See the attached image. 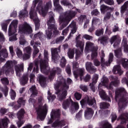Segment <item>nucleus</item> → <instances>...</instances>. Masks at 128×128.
Instances as JSON below:
<instances>
[{
	"label": "nucleus",
	"instance_id": "72a5a7b5",
	"mask_svg": "<svg viewBox=\"0 0 128 128\" xmlns=\"http://www.w3.org/2000/svg\"><path fill=\"white\" fill-rule=\"evenodd\" d=\"M60 72L62 71L60 68H54L52 71L50 72V76H49L50 80H52V78H54V76H56V72H58V74H60Z\"/></svg>",
	"mask_w": 128,
	"mask_h": 128
},
{
	"label": "nucleus",
	"instance_id": "a19ab883",
	"mask_svg": "<svg viewBox=\"0 0 128 128\" xmlns=\"http://www.w3.org/2000/svg\"><path fill=\"white\" fill-rule=\"evenodd\" d=\"M28 16V12L26 11V8H24V10H21L19 13V16L21 18H26Z\"/></svg>",
	"mask_w": 128,
	"mask_h": 128
},
{
	"label": "nucleus",
	"instance_id": "5701e85b",
	"mask_svg": "<svg viewBox=\"0 0 128 128\" xmlns=\"http://www.w3.org/2000/svg\"><path fill=\"white\" fill-rule=\"evenodd\" d=\"M32 68H34L33 72H36V74H38V61H36L34 62V64L32 63H30L29 64L28 70L32 72Z\"/></svg>",
	"mask_w": 128,
	"mask_h": 128
},
{
	"label": "nucleus",
	"instance_id": "f8f14e48",
	"mask_svg": "<svg viewBox=\"0 0 128 128\" xmlns=\"http://www.w3.org/2000/svg\"><path fill=\"white\" fill-rule=\"evenodd\" d=\"M12 62L8 61L4 66L2 67V69H0V76L4 74L8 76L10 72L12 74L14 70L12 68Z\"/></svg>",
	"mask_w": 128,
	"mask_h": 128
},
{
	"label": "nucleus",
	"instance_id": "774afa93",
	"mask_svg": "<svg viewBox=\"0 0 128 128\" xmlns=\"http://www.w3.org/2000/svg\"><path fill=\"white\" fill-rule=\"evenodd\" d=\"M60 2L61 4H62L63 6H70V3L67 1V0H62Z\"/></svg>",
	"mask_w": 128,
	"mask_h": 128
},
{
	"label": "nucleus",
	"instance_id": "0eeeda50",
	"mask_svg": "<svg viewBox=\"0 0 128 128\" xmlns=\"http://www.w3.org/2000/svg\"><path fill=\"white\" fill-rule=\"evenodd\" d=\"M52 2H46L44 6L42 4V2H40L38 3L36 8V12H38L42 16H46L48 12V10L52 8Z\"/></svg>",
	"mask_w": 128,
	"mask_h": 128
},
{
	"label": "nucleus",
	"instance_id": "20e7f679",
	"mask_svg": "<svg viewBox=\"0 0 128 128\" xmlns=\"http://www.w3.org/2000/svg\"><path fill=\"white\" fill-rule=\"evenodd\" d=\"M54 22H55L54 16H52L48 22V28L47 30H46V36L48 40H50V38H52V31L54 34L56 36H58V34H60L58 30H56L57 27L54 24Z\"/></svg>",
	"mask_w": 128,
	"mask_h": 128
},
{
	"label": "nucleus",
	"instance_id": "a211bd4d",
	"mask_svg": "<svg viewBox=\"0 0 128 128\" xmlns=\"http://www.w3.org/2000/svg\"><path fill=\"white\" fill-rule=\"evenodd\" d=\"M50 50L52 56V60H54V62H56V60H60L58 52H60V48H52Z\"/></svg>",
	"mask_w": 128,
	"mask_h": 128
},
{
	"label": "nucleus",
	"instance_id": "49530a36",
	"mask_svg": "<svg viewBox=\"0 0 128 128\" xmlns=\"http://www.w3.org/2000/svg\"><path fill=\"white\" fill-rule=\"evenodd\" d=\"M64 40V36H60L58 38H57L56 40H53L52 42V44H60V42H62V40Z\"/></svg>",
	"mask_w": 128,
	"mask_h": 128
},
{
	"label": "nucleus",
	"instance_id": "cd10ccee",
	"mask_svg": "<svg viewBox=\"0 0 128 128\" xmlns=\"http://www.w3.org/2000/svg\"><path fill=\"white\" fill-rule=\"evenodd\" d=\"M10 120L7 118L0 119V128H7Z\"/></svg>",
	"mask_w": 128,
	"mask_h": 128
},
{
	"label": "nucleus",
	"instance_id": "4c0bfd02",
	"mask_svg": "<svg viewBox=\"0 0 128 128\" xmlns=\"http://www.w3.org/2000/svg\"><path fill=\"white\" fill-rule=\"evenodd\" d=\"M24 109H21L18 112L16 116L19 120H22L24 118Z\"/></svg>",
	"mask_w": 128,
	"mask_h": 128
},
{
	"label": "nucleus",
	"instance_id": "6ab92c4d",
	"mask_svg": "<svg viewBox=\"0 0 128 128\" xmlns=\"http://www.w3.org/2000/svg\"><path fill=\"white\" fill-rule=\"evenodd\" d=\"M80 102L82 106H84L86 104H88V106H92L96 104V99L87 96L84 99L82 100Z\"/></svg>",
	"mask_w": 128,
	"mask_h": 128
},
{
	"label": "nucleus",
	"instance_id": "1a4fd4ad",
	"mask_svg": "<svg viewBox=\"0 0 128 128\" xmlns=\"http://www.w3.org/2000/svg\"><path fill=\"white\" fill-rule=\"evenodd\" d=\"M36 112L38 113L37 118L40 120H44L46 116V114H48V106L44 104L42 106V104H40L39 107L36 108Z\"/></svg>",
	"mask_w": 128,
	"mask_h": 128
},
{
	"label": "nucleus",
	"instance_id": "ea45409f",
	"mask_svg": "<svg viewBox=\"0 0 128 128\" xmlns=\"http://www.w3.org/2000/svg\"><path fill=\"white\" fill-rule=\"evenodd\" d=\"M112 72L114 74H122L123 72L122 70V69L120 68V66H115L113 68Z\"/></svg>",
	"mask_w": 128,
	"mask_h": 128
},
{
	"label": "nucleus",
	"instance_id": "393cba45",
	"mask_svg": "<svg viewBox=\"0 0 128 128\" xmlns=\"http://www.w3.org/2000/svg\"><path fill=\"white\" fill-rule=\"evenodd\" d=\"M54 4L55 8L54 9V12H62L64 9L60 5V0H54Z\"/></svg>",
	"mask_w": 128,
	"mask_h": 128
},
{
	"label": "nucleus",
	"instance_id": "338daca9",
	"mask_svg": "<svg viewBox=\"0 0 128 128\" xmlns=\"http://www.w3.org/2000/svg\"><path fill=\"white\" fill-rule=\"evenodd\" d=\"M126 10H128V8L125 6V5L124 4L120 8V12L123 14L126 12Z\"/></svg>",
	"mask_w": 128,
	"mask_h": 128
},
{
	"label": "nucleus",
	"instance_id": "f704fd0d",
	"mask_svg": "<svg viewBox=\"0 0 128 128\" xmlns=\"http://www.w3.org/2000/svg\"><path fill=\"white\" fill-rule=\"evenodd\" d=\"M128 113L121 114L118 118V120H121V124H124L125 122H128Z\"/></svg>",
	"mask_w": 128,
	"mask_h": 128
},
{
	"label": "nucleus",
	"instance_id": "6e6d98bb",
	"mask_svg": "<svg viewBox=\"0 0 128 128\" xmlns=\"http://www.w3.org/2000/svg\"><path fill=\"white\" fill-rule=\"evenodd\" d=\"M101 82L102 86H106L108 82V78L106 77L105 76H103Z\"/></svg>",
	"mask_w": 128,
	"mask_h": 128
},
{
	"label": "nucleus",
	"instance_id": "c03bdc74",
	"mask_svg": "<svg viewBox=\"0 0 128 128\" xmlns=\"http://www.w3.org/2000/svg\"><path fill=\"white\" fill-rule=\"evenodd\" d=\"M108 40V37L106 36H103L102 38L98 39V42H99L102 44H106Z\"/></svg>",
	"mask_w": 128,
	"mask_h": 128
},
{
	"label": "nucleus",
	"instance_id": "0e129e2a",
	"mask_svg": "<svg viewBox=\"0 0 128 128\" xmlns=\"http://www.w3.org/2000/svg\"><path fill=\"white\" fill-rule=\"evenodd\" d=\"M16 54L18 58H22V50H20V49L19 48H16Z\"/></svg>",
	"mask_w": 128,
	"mask_h": 128
},
{
	"label": "nucleus",
	"instance_id": "69168bd1",
	"mask_svg": "<svg viewBox=\"0 0 128 128\" xmlns=\"http://www.w3.org/2000/svg\"><path fill=\"white\" fill-rule=\"evenodd\" d=\"M10 96L12 100H14V98H16V92L14 91V90H11L10 92Z\"/></svg>",
	"mask_w": 128,
	"mask_h": 128
},
{
	"label": "nucleus",
	"instance_id": "aec40b11",
	"mask_svg": "<svg viewBox=\"0 0 128 128\" xmlns=\"http://www.w3.org/2000/svg\"><path fill=\"white\" fill-rule=\"evenodd\" d=\"M30 92H31L32 94L30 96V98L29 100V102L30 104H34L36 102V99H33L32 98H34V96H36L38 94V90H36V86H32L31 88H30Z\"/></svg>",
	"mask_w": 128,
	"mask_h": 128
},
{
	"label": "nucleus",
	"instance_id": "79ce46f5",
	"mask_svg": "<svg viewBox=\"0 0 128 128\" xmlns=\"http://www.w3.org/2000/svg\"><path fill=\"white\" fill-rule=\"evenodd\" d=\"M122 46L124 48V52L126 54H128V46L126 38H124L122 42Z\"/></svg>",
	"mask_w": 128,
	"mask_h": 128
},
{
	"label": "nucleus",
	"instance_id": "5fc2aeb1",
	"mask_svg": "<svg viewBox=\"0 0 128 128\" xmlns=\"http://www.w3.org/2000/svg\"><path fill=\"white\" fill-rule=\"evenodd\" d=\"M20 44L21 46H24L26 43V40L24 38V36H20Z\"/></svg>",
	"mask_w": 128,
	"mask_h": 128
},
{
	"label": "nucleus",
	"instance_id": "f3484780",
	"mask_svg": "<svg viewBox=\"0 0 128 128\" xmlns=\"http://www.w3.org/2000/svg\"><path fill=\"white\" fill-rule=\"evenodd\" d=\"M60 110H52L50 114L51 118L48 122V124H50L52 122V120H54L58 118H60Z\"/></svg>",
	"mask_w": 128,
	"mask_h": 128
},
{
	"label": "nucleus",
	"instance_id": "e433bc0d",
	"mask_svg": "<svg viewBox=\"0 0 128 128\" xmlns=\"http://www.w3.org/2000/svg\"><path fill=\"white\" fill-rule=\"evenodd\" d=\"M28 74H24L20 80L21 84L24 85L28 84Z\"/></svg>",
	"mask_w": 128,
	"mask_h": 128
},
{
	"label": "nucleus",
	"instance_id": "4468645a",
	"mask_svg": "<svg viewBox=\"0 0 128 128\" xmlns=\"http://www.w3.org/2000/svg\"><path fill=\"white\" fill-rule=\"evenodd\" d=\"M80 38V34H79L77 37H76V48H80L81 52L78 50H76V58H78L82 56V52L84 51V42H82L78 40Z\"/></svg>",
	"mask_w": 128,
	"mask_h": 128
},
{
	"label": "nucleus",
	"instance_id": "473e14b6",
	"mask_svg": "<svg viewBox=\"0 0 128 128\" xmlns=\"http://www.w3.org/2000/svg\"><path fill=\"white\" fill-rule=\"evenodd\" d=\"M64 121L59 122L58 120H56L52 124V127L62 128V126H64Z\"/></svg>",
	"mask_w": 128,
	"mask_h": 128
},
{
	"label": "nucleus",
	"instance_id": "37998d69",
	"mask_svg": "<svg viewBox=\"0 0 128 128\" xmlns=\"http://www.w3.org/2000/svg\"><path fill=\"white\" fill-rule=\"evenodd\" d=\"M18 104H20V106H14L15 110H18L20 108V106H24L26 104V100L22 99V98H20L18 99Z\"/></svg>",
	"mask_w": 128,
	"mask_h": 128
},
{
	"label": "nucleus",
	"instance_id": "dca6fc26",
	"mask_svg": "<svg viewBox=\"0 0 128 128\" xmlns=\"http://www.w3.org/2000/svg\"><path fill=\"white\" fill-rule=\"evenodd\" d=\"M70 104L71 106H74L76 110H78L80 108L78 103L72 102V100L70 98L64 102L62 104L63 108H64V110H66L68 108L69 106H70Z\"/></svg>",
	"mask_w": 128,
	"mask_h": 128
},
{
	"label": "nucleus",
	"instance_id": "a18cd8bd",
	"mask_svg": "<svg viewBox=\"0 0 128 128\" xmlns=\"http://www.w3.org/2000/svg\"><path fill=\"white\" fill-rule=\"evenodd\" d=\"M68 56L69 58H74V50L70 48L68 52Z\"/></svg>",
	"mask_w": 128,
	"mask_h": 128
},
{
	"label": "nucleus",
	"instance_id": "09e8293b",
	"mask_svg": "<svg viewBox=\"0 0 128 128\" xmlns=\"http://www.w3.org/2000/svg\"><path fill=\"white\" fill-rule=\"evenodd\" d=\"M102 2H104L105 4H108L109 6H114V0H100V4H102Z\"/></svg>",
	"mask_w": 128,
	"mask_h": 128
},
{
	"label": "nucleus",
	"instance_id": "de8ad7c7",
	"mask_svg": "<svg viewBox=\"0 0 128 128\" xmlns=\"http://www.w3.org/2000/svg\"><path fill=\"white\" fill-rule=\"evenodd\" d=\"M100 10L102 12H103V14H104L106 12L109 10H110V7L108 6H105L104 4H103L100 6Z\"/></svg>",
	"mask_w": 128,
	"mask_h": 128
},
{
	"label": "nucleus",
	"instance_id": "f257e3e1",
	"mask_svg": "<svg viewBox=\"0 0 128 128\" xmlns=\"http://www.w3.org/2000/svg\"><path fill=\"white\" fill-rule=\"evenodd\" d=\"M54 88L56 90V94L62 100L66 98L68 94V85L66 84V80L62 76L58 78V80L54 84Z\"/></svg>",
	"mask_w": 128,
	"mask_h": 128
},
{
	"label": "nucleus",
	"instance_id": "9b49d317",
	"mask_svg": "<svg viewBox=\"0 0 128 128\" xmlns=\"http://www.w3.org/2000/svg\"><path fill=\"white\" fill-rule=\"evenodd\" d=\"M69 29L71 30V32L68 37V40H70L71 36H72V34H76V25L74 22H72L66 28L62 30V36H66V34H68V32Z\"/></svg>",
	"mask_w": 128,
	"mask_h": 128
},
{
	"label": "nucleus",
	"instance_id": "680f3d73",
	"mask_svg": "<svg viewBox=\"0 0 128 128\" xmlns=\"http://www.w3.org/2000/svg\"><path fill=\"white\" fill-rule=\"evenodd\" d=\"M0 80L3 84H10V82L6 78H4L0 79Z\"/></svg>",
	"mask_w": 128,
	"mask_h": 128
},
{
	"label": "nucleus",
	"instance_id": "58836bf2",
	"mask_svg": "<svg viewBox=\"0 0 128 128\" xmlns=\"http://www.w3.org/2000/svg\"><path fill=\"white\" fill-rule=\"evenodd\" d=\"M92 48H94V44L90 42H87L86 44L85 52H88V51L92 50Z\"/></svg>",
	"mask_w": 128,
	"mask_h": 128
},
{
	"label": "nucleus",
	"instance_id": "7c9ffc66",
	"mask_svg": "<svg viewBox=\"0 0 128 128\" xmlns=\"http://www.w3.org/2000/svg\"><path fill=\"white\" fill-rule=\"evenodd\" d=\"M118 36H112L110 40V42L111 43V44H112L114 42V48H116V46H118V44H120V43L118 42Z\"/></svg>",
	"mask_w": 128,
	"mask_h": 128
},
{
	"label": "nucleus",
	"instance_id": "052dcab7",
	"mask_svg": "<svg viewBox=\"0 0 128 128\" xmlns=\"http://www.w3.org/2000/svg\"><path fill=\"white\" fill-rule=\"evenodd\" d=\"M122 64L124 68H128V59H122Z\"/></svg>",
	"mask_w": 128,
	"mask_h": 128
},
{
	"label": "nucleus",
	"instance_id": "2f4dec72",
	"mask_svg": "<svg viewBox=\"0 0 128 128\" xmlns=\"http://www.w3.org/2000/svg\"><path fill=\"white\" fill-rule=\"evenodd\" d=\"M37 80H38L41 86L44 88L46 84V78H44L42 75L38 74Z\"/></svg>",
	"mask_w": 128,
	"mask_h": 128
},
{
	"label": "nucleus",
	"instance_id": "7ed1b4c3",
	"mask_svg": "<svg viewBox=\"0 0 128 128\" xmlns=\"http://www.w3.org/2000/svg\"><path fill=\"white\" fill-rule=\"evenodd\" d=\"M76 14V12L74 10H68L66 11L64 16H60V23L62 24V26L59 28L60 30H62L63 28L66 26L67 24H68L72 18H74Z\"/></svg>",
	"mask_w": 128,
	"mask_h": 128
},
{
	"label": "nucleus",
	"instance_id": "8fccbe9b",
	"mask_svg": "<svg viewBox=\"0 0 128 128\" xmlns=\"http://www.w3.org/2000/svg\"><path fill=\"white\" fill-rule=\"evenodd\" d=\"M108 106H110V104L108 103L104 102L100 103V108L101 110H106V108H108Z\"/></svg>",
	"mask_w": 128,
	"mask_h": 128
},
{
	"label": "nucleus",
	"instance_id": "3c124183",
	"mask_svg": "<svg viewBox=\"0 0 128 128\" xmlns=\"http://www.w3.org/2000/svg\"><path fill=\"white\" fill-rule=\"evenodd\" d=\"M8 24H10V22H8V21H6L5 22H2L1 24L2 30H4V32H6V30L8 28Z\"/></svg>",
	"mask_w": 128,
	"mask_h": 128
},
{
	"label": "nucleus",
	"instance_id": "b1692460",
	"mask_svg": "<svg viewBox=\"0 0 128 128\" xmlns=\"http://www.w3.org/2000/svg\"><path fill=\"white\" fill-rule=\"evenodd\" d=\"M98 74H94L92 77V82L90 84V86L94 92L96 90V87H94V84H96V82H98Z\"/></svg>",
	"mask_w": 128,
	"mask_h": 128
},
{
	"label": "nucleus",
	"instance_id": "ddd939ff",
	"mask_svg": "<svg viewBox=\"0 0 128 128\" xmlns=\"http://www.w3.org/2000/svg\"><path fill=\"white\" fill-rule=\"evenodd\" d=\"M18 32L20 34H30L31 32H32V30L30 26L26 22H24V24H20L18 26Z\"/></svg>",
	"mask_w": 128,
	"mask_h": 128
},
{
	"label": "nucleus",
	"instance_id": "bb28decb",
	"mask_svg": "<svg viewBox=\"0 0 128 128\" xmlns=\"http://www.w3.org/2000/svg\"><path fill=\"white\" fill-rule=\"evenodd\" d=\"M15 70L18 76H22V72H24V64H22L20 65L15 66Z\"/></svg>",
	"mask_w": 128,
	"mask_h": 128
},
{
	"label": "nucleus",
	"instance_id": "6e6552de",
	"mask_svg": "<svg viewBox=\"0 0 128 128\" xmlns=\"http://www.w3.org/2000/svg\"><path fill=\"white\" fill-rule=\"evenodd\" d=\"M44 60H41L40 62V68L43 74H47L48 72L50 70V67H48V52L46 50H44Z\"/></svg>",
	"mask_w": 128,
	"mask_h": 128
},
{
	"label": "nucleus",
	"instance_id": "864d4df0",
	"mask_svg": "<svg viewBox=\"0 0 128 128\" xmlns=\"http://www.w3.org/2000/svg\"><path fill=\"white\" fill-rule=\"evenodd\" d=\"M100 22H102L100 20L94 18L92 20V26H94V24H100Z\"/></svg>",
	"mask_w": 128,
	"mask_h": 128
},
{
	"label": "nucleus",
	"instance_id": "2eb2a0df",
	"mask_svg": "<svg viewBox=\"0 0 128 128\" xmlns=\"http://www.w3.org/2000/svg\"><path fill=\"white\" fill-rule=\"evenodd\" d=\"M100 56L101 58V65L102 66H108L110 64V62H112V60H114V54H112V53H110L109 54L108 62H104L105 60L104 58V53L102 50L100 52Z\"/></svg>",
	"mask_w": 128,
	"mask_h": 128
},
{
	"label": "nucleus",
	"instance_id": "c85d7f7f",
	"mask_svg": "<svg viewBox=\"0 0 128 128\" xmlns=\"http://www.w3.org/2000/svg\"><path fill=\"white\" fill-rule=\"evenodd\" d=\"M8 50L6 49H3L1 50L0 52V64L4 62L5 60L4 58H8ZM2 56L4 58H2Z\"/></svg>",
	"mask_w": 128,
	"mask_h": 128
},
{
	"label": "nucleus",
	"instance_id": "9d476101",
	"mask_svg": "<svg viewBox=\"0 0 128 128\" xmlns=\"http://www.w3.org/2000/svg\"><path fill=\"white\" fill-rule=\"evenodd\" d=\"M72 66H73V72L74 76L75 78H78V76H80V80H82V77L84 74V69H78V64L76 62H72Z\"/></svg>",
	"mask_w": 128,
	"mask_h": 128
},
{
	"label": "nucleus",
	"instance_id": "c9c22d12",
	"mask_svg": "<svg viewBox=\"0 0 128 128\" xmlns=\"http://www.w3.org/2000/svg\"><path fill=\"white\" fill-rule=\"evenodd\" d=\"M40 42H35L34 44V51L33 52V56H36L38 52H40V50L38 48H40Z\"/></svg>",
	"mask_w": 128,
	"mask_h": 128
},
{
	"label": "nucleus",
	"instance_id": "f03ea898",
	"mask_svg": "<svg viewBox=\"0 0 128 128\" xmlns=\"http://www.w3.org/2000/svg\"><path fill=\"white\" fill-rule=\"evenodd\" d=\"M115 100L116 102H118V105L119 106L118 111L124 110V108L128 104V94L124 88H118L116 90L115 92Z\"/></svg>",
	"mask_w": 128,
	"mask_h": 128
},
{
	"label": "nucleus",
	"instance_id": "423d86ee",
	"mask_svg": "<svg viewBox=\"0 0 128 128\" xmlns=\"http://www.w3.org/2000/svg\"><path fill=\"white\" fill-rule=\"evenodd\" d=\"M18 20H14L10 24L8 28V35L11 36L9 38L10 42H14L16 40V28H18Z\"/></svg>",
	"mask_w": 128,
	"mask_h": 128
},
{
	"label": "nucleus",
	"instance_id": "39448f33",
	"mask_svg": "<svg viewBox=\"0 0 128 128\" xmlns=\"http://www.w3.org/2000/svg\"><path fill=\"white\" fill-rule=\"evenodd\" d=\"M39 2L40 0H34L33 1L32 6L30 12V18L33 20L35 24L36 30H38L40 28V20H38V18L36 12L34 11V8H36V4Z\"/></svg>",
	"mask_w": 128,
	"mask_h": 128
},
{
	"label": "nucleus",
	"instance_id": "a878e982",
	"mask_svg": "<svg viewBox=\"0 0 128 128\" xmlns=\"http://www.w3.org/2000/svg\"><path fill=\"white\" fill-rule=\"evenodd\" d=\"M111 78L113 79V80L110 84L109 86L107 87L108 90H112V86H118L120 84V80H118V78H114L113 76H111Z\"/></svg>",
	"mask_w": 128,
	"mask_h": 128
},
{
	"label": "nucleus",
	"instance_id": "e2e57ef3",
	"mask_svg": "<svg viewBox=\"0 0 128 128\" xmlns=\"http://www.w3.org/2000/svg\"><path fill=\"white\" fill-rule=\"evenodd\" d=\"M92 64L90 62H86V70H90V68L92 66Z\"/></svg>",
	"mask_w": 128,
	"mask_h": 128
},
{
	"label": "nucleus",
	"instance_id": "4be33fe9",
	"mask_svg": "<svg viewBox=\"0 0 128 128\" xmlns=\"http://www.w3.org/2000/svg\"><path fill=\"white\" fill-rule=\"evenodd\" d=\"M24 55L23 56L24 60H28L30 58V54H32V48L30 46H27L24 49Z\"/></svg>",
	"mask_w": 128,
	"mask_h": 128
},
{
	"label": "nucleus",
	"instance_id": "c756f323",
	"mask_svg": "<svg viewBox=\"0 0 128 128\" xmlns=\"http://www.w3.org/2000/svg\"><path fill=\"white\" fill-rule=\"evenodd\" d=\"M94 116V110H92L90 108H87L84 112V116L86 118H92Z\"/></svg>",
	"mask_w": 128,
	"mask_h": 128
},
{
	"label": "nucleus",
	"instance_id": "412c9836",
	"mask_svg": "<svg viewBox=\"0 0 128 128\" xmlns=\"http://www.w3.org/2000/svg\"><path fill=\"white\" fill-rule=\"evenodd\" d=\"M102 86V84H100L98 88L99 90V94L102 100H108V102H111L110 98L108 97V96H106V92L104 91V90L100 89V87Z\"/></svg>",
	"mask_w": 128,
	"mask_h": 128
},
{
	"label": "nucleus",
	"instance_id": "bf43d9fd",
	"mask_svg": "<svg viewBox=\"0 0 128 128\" xmlns=\"http://www.w3.org/2000/svg\"><path fill=\"white\" fill-rule=\"evenodd\" d=\"M66 60L64 57H62V58L61 59V61L60 62V66H62V68H64L66 66Z\"/></svg>",
	"mask_w": 128,
	"mask_h": 128
},
{
	"label": "nucleus",
	"instance_id": "4d7b16f0",
	"mask_svg": "<svg viewBox=\"0 0 128 128\" xmlns=\"http://www.w3.org/2000/svg\"><path fill=\"white\" fill-rule=\"evenodd\" d=\"M104 34V29H98L96 32V35L97 36H100Z\"/></svg>",
	"mask_w": 128,
	"mask_h": 128
},
{
	"label": "nucleus",
	"instance_id": "603ef678",
	"mask_svg": "<svg viewBox=\"0 0 128 128\" xmlns=\"http://www.w3.org/2000/svg\"><path fill=\"white\" fill-rule=\"evenodd\" d=\"M48 100L49 102H53L54 98H56V96L52 95L50 91H48Z\"/></svg>",
	"mask_w": 128,
	"mask_h": 128
},
{
	"label": "nucleus",
	"instance_id": "13d9d810",
	"mask_svg": "<svg viewBox=\"0 0 128 128\" xmlns=\"http://www.w3.org/2000/svg\"><path fill=\"white\" fill-rule=\"evenodd\" d=\"M115 52V56L117 58H120L122 56V49L120 48L118 50H116L114 51Z\"/></svg>",
	"mask_w": 128,
	"mask_h": 128
}]
</instances>
